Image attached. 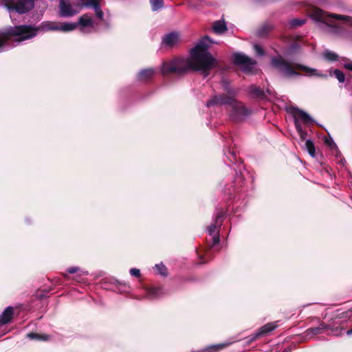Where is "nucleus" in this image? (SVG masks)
<instances>
[{"instance_id": "nucleus-17", "label": "nucleus", "mask_w": 352, "mask_h": 352, "mask_svg": "<svg viewBox=\"0 0 352 352\" xmlns=\"http://www.w3.org/2000/svg\"><path fill=\"white\" fill-rule=\"evenodd\" d=\"M155 74V70L152 68H148L141 70L138 78L140 80L144 81L150 79Z\"/></svg>"}, {"instance_id": "nucleus-5", "label": "nucleus", "mask_w": 352, "mask_h": 352, "mask_svg": "<svg viewBox=\"0 0 352 352\" xmlns=\"http://www.w3.org/2000/svg\"><path fill=\"white\" fill-rule=\"evenodd\" d=\"M0 6L6 8L9 12L24 14L34 8V0H0Z\"/></svg>"}, {"instance_id": "nucleus-20", "label": "nucleus", "mask_w": 352, "mask_h": 352, "mask_svg": "<svg viewBox=\"0 0 352 352\" xmlns=\"http://www.w3.org/2000/svg\"><path fill=\"white\" fill-rule=\"evenodd\" d=\"M27 337L31 340H47L49 339V336L46 334H39L35 333H29L27 334Z\"/></svg>"}, {"instance_id": "nucleus-38", "label": "nucleus", "mask_w": 352, "mask_h": 352, "mask_svg": "<svg viewBox=\"0 0 352 352\" xmlns=\"http://www.w3.org/2000/svg\"><path fill=\"white\" fill-rule=\"evenodd\" d=\"M337 317L339 318H344V317L346 318V317H348V314L346 312H344L341 314V316H338Z\"/></svg>"}, {"instance_id": "nucleus-43", "label": "nucleus", "mask_w": 352, "mask_h": 352, "mask_svg": "<svg viewBox=\"0 0 352 352\" xmlns=\"http://www.w3.org/2000/svg\"><path fill=\"white\" fill-rule=\"evenodd\" d=\"M64 277H65V278H68L67 274H64Z\"/></svg>"}, {"instance_id": "nucleus-6", "label": "nucleus", "mask_w": 352, "mask_h": 352, "mask_svg": "<svg viewBox=\"0 0 352 352\" xmlns=\"http://www.w3.org/2000/svg\"><path fill=\"white\" fill-rule=\"evenodd\" d=\"M294 119L295 126L302 141L305 140L307 132L302 129V123L309 125L313 123V119L305 111L298 109H294Z\"/></svg>"}, {"instance_id": "nucleus-14", "label": "nucleus", "mask_w": 352, "mask_h": 352, "mask_svg": "<svg viewBox=\"0 0 352 352\" xmlns=\"http://www.w3.org/2000/svg\"><path fill=\"white\" fill-rule=\"evenodd\" d=\"M277 322H270L261 327L256 332L259 337L266 336L268 333L272 331L277 327Z\"/></svg>"}, {"instance_id": "nucleus-42", "label": "nucleus", "mask_w": 352, "mask_h": 352, "mask_svg": "<svg viewBox=\"0 0 352 352\" xmlns=\"http://www.w3.org/2000/svg\"><path fill=\"white\" fill-rule=\"evenodd\" d=\"M266 91H267V92L269 94H272V92H271V90H270V89H267V90H266Z\"/></svg>"}, {"instance_id": "nucleus-19", "label": "nucleus", "mask_w": 352, "mask_h": 352, "mask_svg": "<svg viewBox=\"0 0 352 352\" xmlns=\"http://www.w3.org/2000/svg\"><path fill=\"white\" fill-rule=\"evenodd\" d=\"M250 94L256 98H263L265 96L264 91L261 89L259 87L255 86V85H251L250 87Z\"/></svg>"}, {"instance_id": "nucleus-33", "label": "nucleus", "mask_w": 352, "mask_h": 352, "mask_svg": "<svg viewBox=\"0 0 352 352\" xmlns=\"http://www.w3.org/2000/svg\"><path fill=\"white\" fill-rule=\"evenodd\" d=\"M259 336L258 335L257 333H256L254 335H252L250 336L249 338H248V340H247V343L248 344H250L252 343V342L255 341L256 339L259 338Z\"/></svg>"}, {"instance_id": "nucleus-30", "label": "nucleus", "mask_w": 352, "mask_h": 352, "mask_svg": "<svg viewBox=\"0 0 352 352\" xmlns=\"http://www.w3.org/2000/svg\"><path fill=\"white\" fill-rule=\"evenodd\" d=\"M291 25L293 27H297L300 26L301 25L305 23L304 20H299V19H293L291 21Z\"/></svg>"}, {"instance_id": "nucleus-40", "label": "nucleus", "mask_w": 352, "mask_h": 352, "mask_svg": "<svg viewBox=\"0 0 352 352\" xmlns=\"http://www.w3.org/2000/svg\"><path fill=\"white\" fill-rule=\"evenodd\" d=\"M292 349L289 347L285 348L282 352H291Z\"/></svg>"}, {"instance_id": "nucleus-22", "label": "nucleus", "mask_w": 352, "mask_h": 352, "mask_svg": "<svg viewBox=\"0 0 352 352\" xmlns=\"http://www.w3.org/2000/svg\"><path fill=\"white\" fill-rule=\"evenodd\" d=\"M150 3L153 11H157L164 6L163 0H150Z\"/></svg>"}, {"instance_id": "nucleus-25", "label": "nucleus", "mask_w": 352, "mask_h": 352, "mask_svg": "<svg viewBox=\"0 0 352 352\" xmlns=\"http://www.w3.org/2000/svg\"><path fill=\"white\" fill-rule=\"evenodd\" d=\"M67 272L69 274H74L78 273V276L82 275H87L88 272L87 271L80 270V269L78 267H70L67 269Z\"/></svg>"}, {"instance_id": "nucleus-21", "label": "nucleus", "mask_w": 352, "mask_h": 352, "mask_svg": "<svg viewBox=\"0 0 352 352\" xmlns=\"http://www.w3.org/2000/svg\"><path fill=\"white\" fill-rule=\"evenodd\" d=\"M305 148L309 154L312 157H315V146L313 142L310 140H307L305 143Z\"/></svg>"}, {"instance_id": "nucleus-3", "label": "nucleus", "mask_w": 352, "mask_h": 352, "mask_svg": "<svg viewBox=\"0 0 352 352\" xmlns=\"http://www.w3.org/2000/svg\"><path fill=\"white\" fill-rule=\"evenodd\" d=\"M224 87L230 96L215 95L207 102L206 106L210 107L214 105H229L231 107L230 117L233 121L241 122L245 120L251 114V110L234 99L235 91L229 89L228 83L225 82Z\"/></svg>"}, {"instance_id": "nucleus-9", "label": "nucleus", "mask_w": 352, "mask_h": 352, "mask_svg": "<svg viewBox=\"0 0 352 352\" xmlns=\"http://www.w3.org/2000/svg\"><path fill=\"white\" fill-rule=\"evenodd\" d=\"M313 17L318 21H324L328 20L327 18H333L337 20H342L344 23L352 25V17L340 15L337 14H327L320 9H315L313 12Z\"/></svg>"}, {"instance_id": "nucleus-35", "label": "nucleus", "mask_w": 352, "mask_h": 352, "mask_svg": "<svg viewBox=\"0 0 352 352\" xmlns=\"http://www.w3.org/2000/svg\"><path fill=\"white\" fill-rule=\"evenodd\" d=\"M243 179L241 176L237 177V178L236 179V180L234 182L236 183V185L241 186L242 183H243Z\"/></svg>"}, {"instance_id": "nucleus-23", "label": "nucleus", "mask_w": 352, "mask_h": 352, "mask_svg": "<svg viewBox=\"0 0 352 352\" xmlns=\"http://www.w3.org/2000/svg\"><path fill=\"white\" fill-rule=\"evenodd\" d=\"M156 273L161 276H166L167 275V269L163 263L156 264L154 267Z\"/></svg>"}, {"instance_id": "nucleus-36", "label": "nucleus", "mask_w": 352, "mask_h": 352, "mask_svg": "<svg viewBox=\"0 0 352 352\" xmlns=\"http://www.w3.org/2000/svg\"><path fill=\"white\" fill-rule=\"evenodd\" d=\"M219 235H214L212 237V245H217L219 243Z\"/></svg>"}, {"instance_id": "nucleus-37", "label": "nucleus", "mask_w": 352, "mask_h": 352, "mask_svg": "<svg viewBox=\"0 0 352 352\" xmlns=\"http://www.w3.org/2000/svg\"><path fill=\"white\" fill-rule=\"evenodd\" d=\"M344 67L350 71L352 72V62L351 63H346L344 64Z\"/></svg>"}, {"instance_id": "nucleus-8", "label": "nucleus", "mask_w": 352, "mask_h": 352, "mask_svg": "<svg viewBox=\"0 0 352 352\" xmlns=\"http://www.w3.org/2000/svg\"><path fill=\"white\" fill-rule=\"evenodd\" d=\"M234 63L241 66L243 72L249 73L254 68L256 62L242 53H235L233 56Z\"/></svg>"}, {"instance_id": "nucleus-24", "label": "nucleus", "mask_w": 352, "mask_h": 352, "mask_svg": "<svg viewBox=\"0 0 352 352\" xmlns=\"http://www.w3.org/2000/svg\"><path fill=\"white\" fill-rule=\"evenodd\" d=\"M323 57L327 60L334 61L337 60L338 55L333 52L326 50L323 53Z\"/></svg>"}, {"instance_id": "nucleus-39", "label": "nucleus", "mask_w": 352, "mask_h": 352, "mask_svg": "<svg viewBox=\"0 0 352 352\" xmlns=\"http://www.w3.org/2000/svg\"><path fill=\"white\" fill-rule=\"evenodd\" d=\"M342 330L341 329H336L334 331H333V333L335 335H339L340 333H341Z\"/></svg>"}, {"instance_id": "nucleus-29", "label": "nucleus", "mask_w": 352, "mask_h": 352, "mask_svg": "<svg viewBox=\"0 0 352 352\" xmlns=\"http://www.w3.org/2000/svg\"><path fill=\"white\" fill-rule=\"evenodd\" d=\"M230 343H228V342H225V343H222V344H217V345H213V346H210L208 349H207V351L208 352H212L213 350H220V349H222L223 348H225L226 346H228Z\"/></svg>"}, {"instance_id": "nucleus-18", "label": "nucleus", "mask_w": 352, "mask_h": 352, "mask_svg": "<svg viewBox=\"0 0 352 352\" xmlns=\"http://www.w3.org/2000/svg\"><path fill=\"white\" fill-rule=\"evenodd\" d=\"M213 31L217 34H221L227 30V27L224 21H217L214 23Z\"/></svg>"}, {"instance_id": "nucleus-7", "label": "nucleus", "mask_w": 352, "mask_h": 352, "mask_svg": "<svg viewBox=\"0 0 352 352\" xmlns=\"http://www.w3.org/2000/svg\"><path fill=\"white\" fill-rule=\"evenodd\" d=\"M58 8V15L63 18L74 16L81 10L80 5L72 3L70 0H60Z\"/></svg>"}, {"instance_id": "nucleus-12", "label": "nucleus", "mask_w": 352, "mask_h": 352, "mask_svg": "<svg viewBox=\"0 0 352 352\" xmlns=\"http://www.w3.org/2000/svg\"><path fill=\"white\" fill-rule=\"evenodd\" d=\"M180 41V34L177 32H172L166 34L162 38V45L168 47H172Z\"/></svg>"}, {"instance_id": "nucleus-4", "label": "nucleus", "mask_w": 352, "mask_h": 352, "mask_svg": "<svg viewBox=\"0 0 352 352\" xmlns=\"http://www.w3.org/2000/svg\"><path fill=\"white\" fill-rule=\"evenodd\" d=\"M272 65L283 76L292 77L298 76L299 74L295 71V69L304 72L309 76H322L327 77V75L320 74L317 69H313L300 64H294L285 60L283 57L278 56L272 58Z\"/></svg>"}, {"instance_id": "nucleus-13", "label": "nucleus", "mask_w": 352, "mask_h": 352, "mask_svg": "<svg viewBox=\"0 0 352 352\" xmlns=\"http://www.w3.org/2000/svg\"><path fill=\"white\" fill-rule=\"evenodd\" d=\"M223 212L222 211L219 212L215 217L214 222L212 223L210 226L208 228V232L210 235H212L215 230L220 228L221 226V223L223 221Z\"/></svg>"}, {"instance_id": "nucleus-16", "label": "nucleus", "mask_w": 352, "mask_h": 352, "mask_svg": "<svg viewBox=\"0 0 352 352\" xmlns=\"http://www.w3.org/2000/svg\"><path fill=\"white\" fill-rule=\"evenodd\" d=\"M328 328H329L328 326L326 325L324 323H320L316 327H312V328H309V329H307L306 331V333L307 336H310V335L315 336V335L322 333Z\"/></svg>"}, {"instance_id": "nucleus-31", "label": "nucleus", "mask_w": 352, "mask_h": 352, "mask_svg": "<svg viewBox=\"0 0 352 352\" xmlns=\"http://www.w3.org/2000/svg\"><path fill=\"white\" fill-rule=\"evenodd\" d=\"M130 274L131 276L139 277L140 276V271L137 268H131L130 270Z\"/></svg>"}, {"instance_id": "nucleus-27", "label": "nucleus", "mask_w": 352, "mask_h": 352, "mask_svg": "<svg viewBox=\"0 0 352 352\" xmlns=\"http://www.w3.org/2000/svg\"><path fill=\"white\" fill-rule=\"evenodd\" d=\"M162 289L160 287H155L149 291L148 295L151 298L160 296L162 294Z\"/></svg>"}, {"instance_id": "nucleus-2", "label": "nucleus", "mask_w": 352, "mask_h": 352, "mask_svg": "<svg viewBox=\"0 0 352 352\" xmlns=\"http://www.w3.org/2000/svg\"><path fill=\"white\" fill-rule=\"evenodd\" d=\"M76 28L77 23L58 21H44L38 28L28 25L9 27L0 34V52L8 50L25 40L34 38L39 30L68 32Z\"/></svg>"}, {"instance_id": "nucleus-28", "label": "nucleus", "mask_w": 352, "mask_h": 352, "mask_svg": "<svg viewBox=\"0 0 352 352\" xmlns=\"http://www.w3.org/2000/svg\"><path fill=\"white\" fill-rule=\"evenodd\" d=\"M333 75L336 77L340 82H343L345 80L344 74L339 69H335L333 72Z\"/></svg>"}, {"instance_id": "nucleus-10", "label": "nucleus", "mask_w": 352, "mask_h": 352, "mask_svg": "<svg viewBox=\"0 0 352 352\" xmlns=\"http://www.w3.org/2000/svg\"><path fill=\"white\" fill-rule=\"evenodd\" d=\"M80 2L76 3L80 6V9L82 8L92 7L95 11L96 16L100 20L103 21L104 12L101 9L100 3L99 0H79Z\"/></svg>"}, {"instance_id": "nucleus-41", "label": "nucleus", "mask_w": 352, "mask_h": 352, "mask_svg": "<svg viewBox=\"0 0 352 352\" xmlns=\"http://www.w3.org/2000/svg\"><path fill=\"white\" fill-rule=\"evenodd\" d=\"M348 336L352 335V328L346 331Z\"/></svg>"}, {"instance_id": "nucleus-1", "label": "nucleus", "mask_w": 352, "mask_h": 352, "mask_svg": "<svg viewBox=\"0 0 352 352\" xmlns=\"http://www.w3.org/2000/svg\"><path fill=\"white\" fill-rule=\"evenodd\" d=\"M212 41L204 36L190 50L188 58H177L164 62L161 67L163 75L171 74H182L189 70L203 72L206 76L208 72L217 65L216 59L208 52Z\"/></svg>"}, {"instance_id": "nucleus-26", "label": "nucleus", "mask_w": 352, "mask_h": 352, "mask_svg": "<svg viewBox=\"0 0 352 352\" xmlns=\"http://www.w3.org/2000/svg\"><path fill=\"white\" fill-rule=\"evenodd\" d=\"M272 28V25L269 24H265L258 30L257 34L259 36H265Z\"/></svg>"}, {"instance_id": "nucleus-15", "label": "nucleus", "mask_w": 352, "mask_h": 352, "mask_svg": "<svg viewBox=\"0 0 352 352\" xmlns=\"http://www.w3.org/2000/svg\"><path fill=\"white\" fill-rule=\"evenodd\" d=\"M12 316L13 308L12 307H8L0 316L1 324L8 323L12 320Z\"/></svg>"}, {"instance_id": "nucleus-44", "label": "nucleus", "mask_w": 352, "mask_h": 352, "mask_svg": "<svg viewBox=\"0 0 352 352\" xmlns=\"http://www.w3.org/2000/svg\"><path fill=\"white\" fill-rule=\"evenodd\" d=\"M231 155H232V157H234V153H232Z\"/></svg>"}, {"instance_id": "nucleus-32", "label": "nucleus", "mask_w": 352, "mask_h": 352, "mask_svg": "<svg viewBox=\"0 0 352 352\" xmlns=\"http://www.w3.org/2000/svg\"><path fill=\"white\" fill-rule=\"evenodd\" d=\"M254 48L256 53L258 55L262 56L264 54V52H263V49L258 45H256V44L254 45Z\"/></svg>"}, {"instance_id": "nucleus-34", "label": "nucleus", "mask_w": 352, "mask_h": 352, "mask_svg": "<svg viewBox=\"0 0 352 352\" xmlns=\"http://www.w3.org/2000/svg\"><path fill=\"white\" fill-rule=\"evenodd\" d=\"M326 143L329 144L332 149H335L336 151H337V146L332 140H327Z\"/></svg>"}, {"instance_id": "nucleus-11", "label": "nucleus", "mask_w": 352, "mask_h": 352, "mask_svg": "<svg viewBox=\"0 0 352 352\" xmlns=\"http://www.w3.org/2000/svg\"><path fill=\"white\" fill-rule=\"evenodd\" d=\"M77 23V27L79 26L80 32L83 33L89 32L87 29H93L94 27V21L92 16L89 14H85L81 16Z\"/></svg>"}]
</instances>
